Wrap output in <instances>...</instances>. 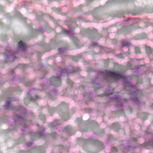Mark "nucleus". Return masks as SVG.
I'll use <instances>...</instances> for the list:
<instances>
[{"label": "nucleus", "instance_id": "ddd939ff", "mask_svg": "<svg viewBox=\"0 0 153 153\" xmlns=\"http://www.w3.org/2000/svg\"><path fill=\"white\" fill-rule=\"evenodd\" d=\"M76 58V57H75V56H74V57H73V58L72 59H74V60H75V61H77V60H74V59H75V58Z\"/></svg>", "mask_w": 153, "mask_h": 153}, {"label": "nucleus", "instance_id": "9d476101", "mask_svg": "<svg viewBox=\"0 0 153 153\" xmlns=\"http://www.w3.org/2000/svg\"><path fill=\"white\" fill-rule=\"evenodd\" d=\"M112 150L115 151H117V149L116 147H113L112 148Z\"/></svg>", "mask_w": 153, "mask_h": 153}, {"label": "nucleus", "instance_id": "20e7f679", "mask_svg": "<svg viewBox=\"0 0 153 153\" xmlns=\"http://www.w3.org/2000/svg\"><path fill=\"white\" fill-rule=\"evenodd\" d=\"M137 24L134 23L133 25H131L128 27V29L129 30H133L137 28Z\"/></svg>", "mask_w": 153, "mask_h": 153}, {"label": "nucleus", "instance_id": "9b49d317", "mask_svg": "<svg viewBox=\"0 0 153 153\" xmlns=\"http://www.w3.org/2000/svg\"><path fill=\"white\" fill-rule=\"evenodd\" d=\"M53 123H51L49 125L50 127H54L55 126L53 125Z\"/></svg>", "mask_w": 153, "mask_h": 153}, {"label": "nucleus", "instance_id": "2eb2a0df", "mask_svg": "<svg viewBox=\"0 0 153 153\" xmlns=\"http://www.w3.org/2000/svg\"><path fill=\"white\" fill-rule=\"evenodd\" d=\"M117 124H118L117 123H114L113 124V125H114V126L115 125H117Z\"/></svg>", "mask_w": 153, "mask_h": 153}, {"label": "nucleus", "instance_id": "7ed1b4c3", "mask_svg": "<svg viewBox=\"0 0 153 153\" xmlns=\"http://www.w3.org/2000/svg\"><path fill=\"white\" fill-rule=\"evenodd\" d=\"M51 79L53 80L56 82H59L60 84L61 83V79L60 77L59 76H52Z\"/></svg>", "mask_w": 153, "mask_h": 153}, {"label": "nucleus", "instance_id": "f257e3e1", "mask_svg": "<svg viewBox=\"0 0 153 153\" xmlns=\"http://www.w3.org/2000/svg\"><path fill=\"white\" fill-rule=\"evenodd\" d=\"M104 75L109 79H110V77H112L116 79L126 78V77L125 76L120 74L118 72H112L107 70L105 71Z\"/></svg>", "mask_w": 153, "mask_h": 153}, {"label": "nucleus", "instance_id": "f03ea898", "mask_svg": "<svg viewBox=\"0 0 153 153\" xmlns=\"http://www.w3.org/2000/svg\"><path fill=\"white\" fill-rule=\"evenodd\" d=\"M18 46L23 50H25L27 48L26 45L21 41L18 42Z\"/></svg>", "mask_w": 153, "mask_h": 153}, {"label": "nucleus", "instance_id": "0eeeda50", "mask_svg": "<svg viewBox=\"0 0 153 153\" xmlns=\"http://www.w3.org/2000/svg\"><path fill=\"white\" fill-rule=\"evenodd\" d=\"M10 101H8L7 102L6 105L4 106V108H6L7 109H9V108L10 106Z\"/></svg>", "mask_w": 153, "mask_h": 153}, {"label": "nucleus", "instance_id": "1a4fd4ad", "mask_svg": "<svg viewBox=\"0 0 153 153\" xmlns=\"http://www.w3.org/2000/svg\"><path fill=\"white\" fill-rule=\"evenodd\" d=\"M71 128L69 126H67L65 128V129L66 130L67 132H68L70 131Z\"/></svg>", "mask_w": 153, "mask_h": 153}, {"label": "nucleus", "instance_id": "39448f33", "mask_svg": "<svg viewBox=\"0 0 153 153\" xmlns=\"http://www.w3.org/2000/svg\"><path fill=\"white\" fill-rule=\"evenodd\" d=\"M146 49L147 54H150L152 53V50L150 47L148 46L146 47Z\"/></svg>", "mask_w": 153, "mask_h": 153}, {"label": "nucleus", "instance_id": "6ab92c4d", "mask_svg": "<svg viewBox=\"0 0 153 153\" xmlns=\"http://www.w3.org/2000/svg\"><path fill=\"white\" fill-rule=\"evenodd\" d=\"M136 141V140H134L133 141L135 142V141Z\"/></svg>", "mask_w": 153, "mask_h": 153}, {"label": "nucleus", "instance_id": "f3484780", "mask_svg": "<svg viewBox=\"0 0 153 153\" xmlns=\"http://www.w3.org/2000/svg\"><path fill=\"white\" fill-rule=\"evenodd\" d=\"M31 143H30V144H27V146H30V145H31Z\"/></svg>", "mask_w": 153, "mask_h": 153}, {"label": "nucleus", "instance_id": "f8f14e48", "mask_svg": "<svg viewBox=\"0 0 153 153\" xmlns=\"http://www.w3.org/2000/svg\"><path fill=\"white\" fill-rule=\"evenodd\" d=\"M64 32H65L66 33L69 34L70 33V31H67L66 30H65Z\"/></svg>", "mask_w": 153, "mask_h": 153}, {"label": "nucleus", "instance_id": "a211bd4d", "mask_svg": "<svg viewBox=\"0 0 153 153\" xmlns=\"http://www.w3.org/2000/svg\"><path fill=\"white\" fill-rule=\"evenodd\" d=\"M17 118H20V117H17Z\"/></svg>", "mask_w": 153, "mask_h": 153}, {"label": "nucleus", "instance_id": "dca6fc26", "mask_svg": "<svg viewBox=\"0 0 153 153\" xmlns=\"http://www.w3.org/2000/svg\"><path fill=\"white\" fill-rule=\"evenodd\" d=\"M36 99H37V98H39V97H38V96H36Z\"/></svg>", "mask_w": 153, "mask_h": 153}, {"label": "nucleus", "instance_id": "4468645a", "mask_svg": "<svg viewBox=\"0 0 153 153\" xmlns=\"http://www.w3.org/2000/svg\"><path fill=\"white\" fill-rule=\"evenodd\" d=\"M118 56L119 57H120L121 58V57L122 56V55L121 54H119L118 55Z\"/></svg>", "mask_w": 153, "mask_h": 153}, {"label": "nucleus", "instance_id": "aec40b11", "mask_svg": "<svg viewBox=\"0 0 153 153\" xmlns=\"http://www.w3.org/2000/svg\"><path fill=\"white\" fill-rule=\"evenodd\" d=\"M69 80L68 79V81Z\"/></svg>", "mask_w": 153, "mask_h": 153}, {"label": "nucleus", "instance_id": "6e6552de", "mask_svg": "<svg viewBox=\"0 0 153 153\" xmlns=\"http://www.w3.org/2000/svg\"><path fill=\"white\" fill-rule=\"evenodd\" d=\"M135 53H140V49L138 48H135Z\"/></svg>", "mask_w": 153, "mask_h": 153}, {"label": "nucleus", "instance_id": "423d86ee", "mask_svg": "<svg viewBox=\"0 0 153 153\" xmlns=\"http://www.w3.org/2000/svg\"><path fill=\"white\" fill-rule=\"evenodd\" d=\"M122 45L123 47L128 46L129 43L126 40H123L122 42Z\"/></svg>", "mask_w": 153, "mask_h": 153}]
</instances>
